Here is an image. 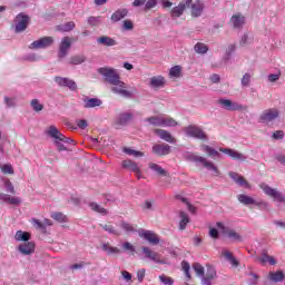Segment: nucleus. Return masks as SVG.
<instances>
[{
	"instance_id": "ddd939ff",
	"label": "nucleus",
	"mask_w": 285,
	"mask_h": 285,
	"mask_svg": "<svg viewBox=\"0 0 285 285\" xmlns=\"http://www.w3.org/2000/svg\"><path fill=\"white\" fill-rule=\"evenodd\" d=\"M187 8L190 9L191 17L197 19L200 14H203L205 6L202 0H196L195 2H193V0H191L189 7H187Z\"/></svg>"
},
{
	"instance_id": "393cba45",
	"label": "nucleus",
	"mask_w": 285,
	"mask_h": 285,
	"mask_svg": "<svg viewBox=\"0 0 285 285\" xmlns=\"http://www.w3.org/2000/svg\"><path fill=\"white\" fill-rule=\"evenodd\" d=\"M126 17H128V9L120 8L111 14V21H114V23H117L121 21V19H126Z\"/></svg>"
},
{
	"instance_id": "ea45409f",
	"label": "nucleus",
	"mask_w": 285,
	"mask_h": 285,
	"mask_svg": "<svg viewBox=\"0 0 285 285\" xmlns=\"http://www.w3.org/2000/svg\"><path fill=\"white\" fill-rule=\"evenodd\" d=\"M102 250H105L107 255H119V253H121L119 248L109 246L108 243L102 244Z\"/></svg>"
},
{
	"instance_id": "72a5a7b5",
	"label": "nucleus",
	"mask_w": 285,
	"mask_h": 285,
	"mask_svg": "<svg viewBox=\"0 0 285 285\" xmlns=\"http://www.w3.org/2000/svg\"><path fill=\"white\" fill-rule=\"evenodd\" d=\"M179 217V230H186V226L190 224V218L188 217V214H186L185 212H180Z\"/></svg>"
},
{
	"instance_id": "f3484780",
	"label": "nucleus",
	"mask_w": 285,
	"mask_h": 285,
	"mask_svg": "<svg viewBox=\"0 0 285 285\" xmlns=\"http://www.w3.org/2000/svg\"><path fill=\"white\" fill-rule=\"evenodd\" d=\"M215 277H217V271H215V267H213L212 265H207L206 276L202 278V284L212 285Z\"/></svg>"
},
{
	"instance_id": "c9c22d12",
	"label": "nucleus",
	"mask_w": 285,
	"mask_h": 285,
	"mask_svg": "<svg viewBox=\"0 0 285 285\" xmlns=\"http://www.w3.org/2000/svg\"><path fill=\"white\" fill-rule=\"evenodd\" d=\"M202 150H203L204 153H207V155H208L209 157H212L213 159H216V157H220L219 151H217L215 148H213V147H210V146H208V145H203V146H202Z\"/></svg>"
},
{
	"instance_id": "f704fd0d",
	"label": "nucleus",
	"mask_w": 285,
	"mask_h": 285,
	"mask_svg": "<svg viewBox=\"0 0 285 285\" xmlns=\"http://www.w3.org/2000/svg\"><path fill=\"white\" fill-rule=\"evenodd\" d=\"M86 59L83 55H76L69 59V63L70 66H81V63H86Z\"/></svg>"
},
{
	"instance_id": "37998d69",
	"label": "nucleus",
	"mask_w": 285,
	"mask_h": 285,
	"mask_svg": "<svg viewBox=\"0 0 285 285\" xmlns=\"http://www.w3.org/2000/svg\"><path fill=\"white\" fill-rule=\"evenodd\" d=\"M224 257L232 264V266H239V262L233 254L228 250L223 252Z\"/></svg>"
},
{
	"instance_id": "09e8293b",
	"label": "nucleus",
	"mask_w": 285,
	"mask_h": 285,
	"mask_svg": "<svg viewBox=\"0 0 285 285\" xmlns=\"http://www.w3.org/2000/svg\"><path fill=\"white\" fill-rule=\"evenodd\" d=\"M75 21L66 22L65 24L59 26L60 32H71V30H75Z\"/></svg>"
},
{
	"instance_id": "b1692460",
	"label": "nucleus",
	"mask_w": 285,
	"mask_h": 285,
	"mask_svg": "<svg viewBox=\"0 0 285 285\" xmlns=\"http://www.w3.org/2000/svg\"><path fill=\"white\" fill-rule=\"evenodd\" d=\"M18 250L22 255H32L35 253V244L32 242L20 244Z\"/></svg>"
},
{
	"instance_id": "bb28decb",
	"label": "nucleus",
	"mask_w": 285,
	"mask_h": 285,
	"mask_svg": "<svg viewBox=\"0 0 285 285\" xmlns=\"http://www.w3.org/2000/svg\"><path fill=\"white\" fill-rule=\"evenodd\" d=\"M104 101L99 98H85L83 108H99Z\"/></svg>"
},
{
	"instance_id": "a211bd4d",
	"label": "nucleus",
	"mask_w": 285,
	"mask_h": 285,
	"mask_svg": "<svg viewBox=\"0 0 285 285\" xmlns=\"http://www.w3.org/2000/svg\"><path fill=\"white\" fill-rule=\"evenodd\" d=\"M96 41L98 46H105L106 48H112L119 45V42H117V39L110 38L108 36H100L97 38Z\"/></svg>"
},
{
	"instance_id": "2eb2a0df",
	"label": "nucleus",
	"mask_w": 285,
	"mask_h": 285,
	"mask_svg": "<svg viewBox=\"0 0 285 285\" xmlns=\"http://www.w3.org/2000/svg\"><path fill=\"white\" fill-rule=\"evenodd\" d=\"M132 114L131 112H121L118 115L115 121V126L117 128H121V126H128L130 121H132Z\"/></svg>"
},
{
	"instance_id": "4d7b16f0",
	"label": "nucleus",
	"mask_w": 285,
	"mask_h": 285,
	"mask_svg": "<svg viewBox=\"0 0 285 285\" xmlns=\"http://www.w3.org/2000/svg\"><path fill=\"white\" fill-rule=\"evenodd\" d=\"M193 268H194L196 275L198 277H202V279H204V266H202V264H199V263H195L193 265Z\"/></svg>"
},
{
	"instance_id": "412c9836",
	"label": "nucleus",
	"mask_w": 285,
	"mask_h": 285,
	"mask_svg": "<svg viewBox=\"0 0 285 285\" xmlns=\"http://www.w3.org/2000/svg\"><path fill=\"white\" fill-rule=\"evenodd\" d=\"M153 153L154 155H158V157L170 155V145H154Z\"/></svg>"
},
{
	"instance_id": "49530a36",
	"label": "nucleus",
	"mask_w": 285,
	"mask_h": 285,
	"mask_svg": "<svg viewBox=\"0 0 285 285\" xmlns=\"http://www.w3.org/2000/svg\"><path fill=\"white\" fill-rule=\"evenodd\" d=\"M194 50L197 52V55H206V52H208V46L204 45L203 42H198L195 45Z\"/></svg>"
},
{
	"instance_id": "f8f14e48",
	"label": "nucleus",
	"mask_w": 285,
	"mask_h": 285,
	"mask_svg": "<svg viewBox=\"0 0 285 285\" xmlns=\"http://www.w3.org/2000/svg\"><path fill=\"white\" fill-rule=\"evenodd\" d=\"M29 21H30V17L23 13H19L16 17V32H23V30L28 28Z\"/></svg>"
},
{
	"instance_id": "a878e982",
	"label": "nucleus",
	"mask_w": 285,
	"mask_h": 285,
	"mask_svg": "<svg viewBox=\"0 0 285 285\" xmlns=\"http://www.w3.org/2000/svg\"><path fill=\"white\" fill-rule=\"evenodd\" d=\"M149 86L151 88H164L166 86V78L164 76H154L150 78Z\"/></svg>"
},
{
	"instance_id": "864d4df0",
	"label": "nucleus",
	"mask_w": 285,
	"mask_h": 285,
	"mask_svg": "<svg viewBox=\"0 0 285 285\" xmlns=\"http://www.w3.org/2000/svg\"><path fill=\"white\" fill-rule=\"evenodd\" d=\"M248 43H253V36L250 33H244L240 38L239 45L240 46H248Z\"/></svg>"
},
{
	"instance_id": "f257e3e1",
	"label": "nucleus",
	"mask_w": 285,
	"mask_h": 285,
	"mask_svg": "<svg viewBox=\"0 0 285 285\" xmlns=\"http://www.w3.org/2000/svg\"><path fill=\"white\" fill-rule=\"evenodd\" d=\"M98 73L104 77L107 83L114 86L111 87V92H114V95H119V97H124V99H132V97H135L137 89L134 88L132 90H128V86L126 82L121 81V76L117 69L101 67L98 69Z\"/></svg>"
},
{
	"instance_id": "1a4fd4ad",
	"label": "nucleus",
	"mask_w": 285,
	"mask_h": 285,
	"mask_svg": "<svg viewBox=\"0 0 285 285\" xmlns=\"http://www.w3.org/2000/svg\"><path fill=\"white\" fill-rule=\"evenodd\" d=\"M218 104L224 108V110L228 111H237V110H244V106L239 105L238 102H234L230 99L220 98L218 100Z\"/></svg>"
},
{
	"instance_id": "c85d7f7f",
	"label": "nucleus",
	"mask_w": 285,
	"mask_h": 285,
	"mask_svg": "<svg viewBox=\"0 0 285 285\" xmlns=\"http://www.w3.org/2000/svg\"><path fill=\"white\" fill-rule=\"evenodd\" d=\"M257 262H261L263 265L271 264V266H275V264H277L275 257L268 256L266 250L262 253V255L257 258Z\"/></svg>"
},
{
	"instance_id": "774afa93",
	"label": "nucleus",
	"mask_w": 285,
	"mask_h": 285,
	"mask_svg": "<svg viewBox=\"0 0 285 285\" xmlns=\"http://www.w3.org/2000/svg\"><path fill=\"white\" fill-rule=\"evenodd\" d=\"M157 1L158 0H147V2H145V10H153V8L157 6Z\"/></svg>"
},
{
	"instance_id": "8fccbe9b",
	"label": "nucleus",
	"mask_w": 285,
	"mask_h": 285,
	"mask_svg": "<svg viewBox=\"0 0 285 285\" xmlns=\"http://www.w3.org/2000/svg\"><path fill=\"white\" fill-rule=\"evenodd\" d=\"M169 77H174L178 79V77H181V66H174L169 70Z\"/></svg>"
},
{
	"instance_id": "473e14b6",
	"label": "nucleus",
	"mask_w": 285,
	"mask_h": 285,
	"mask_svg": "<svg viewBox=\"0 0 285 285\" xmlns=\"http://www.w3.org/2000/svg\"><path fill=\"white\" fill-rule=\"evenodd\" d=\"M237 199L244 206H254V204H255V199L253 197L244 195V194L238 195Z\"/></svg>"
},
{
	"instance_id": "c03bdc74",
	"label": "nucleus",
	"mask_w": 285,
	"mask_h": 285,
	"mask_svg": "<svg viewBox=\"0 0 285 285\" xmlns=\"http://www.w3.org/2000/svg\"><path fill=\"white\" fill-rule=\"evenodd\" d=\"M101 21H104V18L101 16L98 17H89L87 19V23L89 26H91V28H97V26H99L101 23Z\"/></svg>"
},
{
	"instance_id": "680f3d73",
	"label": "nucleus",
	"mask_w": 285,
	"mask_h": 285,
	"mask_svg": "<svg viewBox=\"0 0 285 285\" xmlns=\"http://www.w3.org/2000/svg\"><path fill=\"white\" fill-rule=\"evenodd\" d=\"M120 228H122L125 233H135V227L126 222L120 223Z\"/></svg>"
},
{
	"instance_id": "de8ad7c7",
	"label": "nucleus",
	"mask_w": 285,
	"mask_h": 285,
	"mask_svg": "<svg viewBox=\"0 0 285 285\" xmlns=\"http://www.w3.org/2000/svg\"><path fill=\"white\" fill-rule=\"evenodd\" d=\"M31 224H32V226H35V228L37 230H41V233H47V230H48L46 228V225L43 223H41L39 219H37V218H32L31 219Z\"/></svg>"
},
{
	"instance_id": "3c124183",
	"label": "nucleus",
	"mask_w": 285,
	"mask_h": 285,
	"mask_svg": "<svg viewBox=\"0 0 285 285\" xmlns=\"http://www.w3.org/2000/svg\"><path fill=\"white\" fill-rule=\"evenodd\" d=\"M4 104L7 108H17V97L4 96Z\"/></svg>"
},
{
	"instance_id": "e2e57ef3",
	"label": "nucleus",
	"mask_w": 285,
	"mask_h": 285,
	"mask_svg": "<svg viewBox=\"0 0 285 285\" xmlns=\"http://www.w3.org/2000/svg\"><path fill=\"white\" fill-rule=\"evenodd\" d=\"M47 135H49V137L56 140L57 136L59 135V129H57V127L55 126H50L47 131Z\"/></svg>"
},
{
	"instance_id": "4468645a",
	"label": "nucleus",
	"mask_w": 285,
	"mask_h": 285,
	"mask_svg": "<svg viewBox=\"0 0 285 285\" xmlns=\"http://www.w3.org/2000/svg\"><path fill=\"white\" fill-rule=\"evenodd\" d=\"M142 253L145 254L146 259H150L151 262H155V264H166L160 257L159 253L153 252L150 247H142Z\"/></svg>"
},
{
	"instance_id": "7ed1b4c3",
	"label": "nucleus",
	"mask_w": 285,
	"mask_h": 285,
	"mask_svg": "<svg viewBox=\"0 0 285 285\" xmlns=\"http://www.w3.org/2000/svg\"><path fill=\"white\" fill-rule=\"evenodd\" d=\"M185 134L187 137H194V139H199L200 141H208V136L206 132L197 126H188L185 128Z\"/></svg>"
},
{
	"instance_id": "79ce46f5",
	"label": "nucleus",
	"mask_w": 285,
	"mask_h": 285,
	"mask_svg": "<svg viewBox=\"0 0 285 285\" xmlns=\"http://www.w3.org/2000/svg\"><path fill=\"white\" fill-rule=\"evenodd\" d=\"M89 207L95 213H99L100 215H108V210L106 208L101 207V205H99L97 203H90Z\"/></svg>"
},
{
	"instance_id": "5701e85b",
	"label": "nucleus",
	"mask_w": 285,
	"mask_h": 285,
	"mask_svg": "<svg viewBox=\"0 0 285 285\" xmlns=\"http://www.w3.org/2000/svg\"><path fill=\"white\" fill-rule=\"evenodd\" d=\"M122 168H126V170H130L131 173H136L137 177H139V174L141 173L139 165L130 159L122 161Z\"/></svg>"
},
{
	"instance_id": "423d86ee",
	"label": "nucleus",
	"mask_w": 285,
	"mask_h": 285,
	"mask_svg": "<svg viewBox=\"0 0 285 285\" xmlns=\"http://www.w3.org/2000/svg\"><path fill=\"white\" fill-rule=\"evenodd\" d=\"M53 81L60 88H69V90H71V91L77 90V82H75V80H72L70 78L56 76L53 78Z\"/></svg>"
},
{
	"instance_id": "0eeeda50",
	"label": "nucleus",
	"mask_w": 285,
	"mask_h": 285,
	"mask_svg": "<svg viewBox=\"0 0 285 285\" xmlns=\"http://www.w3.org/2000/svg\"><path fill=\"white\" fill-rule=\"evenodd\" d=\"M262 188L265 195H267L268 197H273L274 202H279L281 204L285 203L284 194H282L281 191H277V189H273L268 185H263Z\"/></svg>"
},
{
	"instance_id": "5fc2aeb1",
	"label": "nucleus",
	"mask_w": 285,
	"mask_h": 285,
	"mask_svg": "<svg viewBox=\"0 0 285 285\" xmlns=\"http://www.w3.org/2000/svg\"><path fill=\"white\" fill-rule=\"evenodd\" d=\"M158 279L164 285H173V284H175V279H173V277L166 276L164 274L158 276Z\"/></svg>"
},
{
	"instance_id": "20e7f679",
	"label": "nucleus",
	"mask_w": 285,
	"mask_h": 285,
	"mask_svg": "<svg viewBox=\"0 0 285 285\" xmlns=\"http://www.w3.org/2000/svg\"><path fill=\"white\" fill-rule=\"evenodd\" d=\"M52 43H55V39H52V37H42V38L33 41L29 46V48L31 50H41V49L50 48V46H52Z\"/></svg>"
},
{
	"instance_id": "a18cd8bd",
	"label": "nucleus",
	"mask_w": 285,
	"mask_h": 285,
	"mask_svg": "<svg viewBox=\"0 0 285 285\" xmlns=\"http://www.w3.org/2000/svg\"><path fill=\"white\" fill-rule=\"evenodd\" d=\"M175 126H178V122L174 118H163V128H175Z\"/></svg>"
},
{
	"instance_id": "58836bf2",
	"label": "nucleus",
	"mask_w": 285,
	"mask_h": 285,
	"mask_svg": "<svg viewBox=\"0 0 285 285\" xmlns=\"http://www.w3.org/2000/svg\"><path fill=\"white\" fill-rule=\"evenodd\" d=\"M122 253H127V255H135L137 253V248L130 242L122 243Z\"/></svg>"
},
{
	"instance_id": "603ef678",
	"label": "nucleus",
	"mask_w": 285,
	"mask_h": 285,
	"mask_svg": "<svg viewBox=\"0 0 285 285\" xmlns=\"http://www.w3.org/2000/svg\"><path fill=\"white\" fill-rule=\"evenodd\" d=\"M150 126H159L163 127V118L161 117H149L146 119Z\"/></svg>"
},
{
	"instance_id": "7c9ffc66",
	"label": "nucleus",
	"mask_w": 285,
	"mask_h": 285,
	"mask_svg": "<svg viewBox=\"0 0 285 285\" xmlns=\"http://www.w3.org/2000/svg\"><path fill=\"white\" fill-rule=\"evenodd\" d=\"M100 228H102V230H105L106 233H108L109 235H115L116 237H119V235H121V232H119V229H116L112 224L108 223V224H99Z\"/></svg>"
},
{
	"instance_id": "4c0bfd02",
	"label": "nucleus",
	"mask_w": 285,
	"mask_h": 285,
	"mask_svg": "<svg viewBox=\"0 0 285 285\" xmlns=\"http://www.w3.org/2000/svg\"><path fill=\"white\" fill-rule=\"evenodd\" d=\"M149 168L154 170V173H157V175H160L161 177H168V171H166V169H163L161 166L155 163H150Z\"/></svg>"
},
{
	"instance_id": "13d9d810",
	"label": "nucleus",
	"mask_w": 285,
	"mask_h": 285,
	"mask_svg": "<svg viewBox=\"0 0 285 285\" xmlns=\"http://www.w3.org/2000/svg\"><path fill=\"white\" fill-rule=\"evenodd\" d=\"M4 190L6 193H10L11 195H16L17 190H14V185L10 180H4Z\"/></svg>"
},
{
	"instance_id": "39448f33",
	"label": "nucleus",
	"mask_w": 285,
	"mask_h": 285,
	"mask_svg": "<svg viewBox=\"0 0 285 285\" xmlns=\"http://www.w3.org/2000/svg\"><path fill=\"white\" fill-rule=\"evenodd\" d=\"M193 0H183L178 3V6L174 7L170 11L171 19H179L181 14L186 11V8H190V3Z\"/></svg>"
},
{
	"instance_id": "0e129e2a",
	"label": "nucleus",
	"mask_w": 285,
	"mask_h": 285,
	"mask_svg": "<svg viewBox=\"0 0 285 285\" xmlns=\"http://www.w3.org/2000/svg\"><path fill=\"white\" fill-rule=\"evenodd\" d=\"M236 50V47L235 45H229L226 49V52H225V61H228V59H230V57L233 56V52H235Z\"/></svg>"
},
{
	"instance_id": "6e6552de",
	"label": "nucleus",
	"mask_w": 285,
	"mask_h": 285,
	"mask_svg": "<svg viewBox=\"0 0 285 285\" xmlns=\"http://www.w3.org/2000/svg\"><path fill=\"white\" fill-rule=\"evenodd\" d=\"M70 48H72V40H70V37L62 38L58 51L59 59H65V57H68Z\"/></svg>"
},
{
	"instance_id": "bf43d9fd",
	"label": "nucleus",
	"mask_w": 285,
	"mask_h": 285,
	"mask_svg": "<svg viewBox=\"0 0 285 285\" xmlns=\"http://www.w3.org/2000/svg\"><path fill=\"white\" fill-rule=\"evenodd\" d=\"M124 153H126V155H132L134 157H144V153L130 149L128 147L124 148Z\"/></svg>"
},
{
	"instance_id": "cd10ccee",
	"label": "nucleus",
	"mask_w": 285,
	"mask_h": 285,
	"mask_svg": "<svg viewBox=\"0 0 285 285\" xmlns=\"http://www.w3.org/2000/svg\"><path fill=\"white\" fill-rule=\"evenodd\" d=\"M140 237H144V239L149 242V244H154V245L159 244V238L151 230H145L144 233L140 234Z\"/></svg>"
},
{
	"instance_id": "dca6fc26",
	"label": "nucleus",
	"mask_w": 285,
	"mask_h": 285,
	"mask_svg": "<svg viewBox=\"0 0 285 285\" xmlns=\"http://www.w3.org/2000/svg\"><path fill=\"white\" fill-rule=\"evenodd\" d=\"M0 204H10L11 206H19L21 198L17 196H10L6 193H0Z\"/></svg>"
},
{
	"instance_id": "c756f323",
	"label": "nucleus",
	"mask_w": 285,
	"mask_h": 285,
	"mask_svg": "<svg viewBox=\"0 0 285 285\" xmlns=\"http://www.w3.org/2000/svg\"><path fill=\"white\" fill-rule=\"evenodd\" d=\"M268 279H269V282H274L275 284H277L279 282H284L285 274L282 271L269 272Z\"/></svg>"
},
{
	"instance_id": "6ab92c4d",
	"label": "nucleus",
	"mask_w": 285,
	"mask_h": 285,
	"mask_svg": "<svg viewBox=\"0 0 285 285\" xmlns=\"http://www.w3.org/2000/svg\"><path fill=\"white\" fill-rule=\"evenodd\" d=\"M219 150H220V153L228 155V157H232V159H236L238 161H246V157L244 156V154H242L235 149L220 148Z\"/></svg>"
},
{
	"instance_id": "f03ea898",
	"label": "nucleus",
	"mask_w": 285,
	"mask_h": 285,
	"mask_svg": "<svg viewBox=\"0 0 285 285\" xmlns=\"http://www.w3.org/2000/svg\"><path fill=\"white\" fill-rule=\"evenodd\" d=\"M187 158L189 161H194L195 164H202L204 168H207V170L213 173L214 177H219V169H217V166L212 161H208L206 158L197 156L196 154H188Z\"/></svg>"
},
{
	"instance_id": "e433bc0d",
	"label": "nucleus",
	"mask_w": 285,
	"mask_h": 285,
	"mask_svg": "<svg viewBox=\"0 0 285 285\" xmlns=\"http://www.w3.org/2000/svg\"><path fill=\"white\" fill-rule=\"evenodd\" d=\"M16 242H30V233L23 232V230H18L14 235Z\"/></svg>"
},
{
	"instance_id": "2f4dec72",
	"label": "nucleus",
	"mask_w": 285,
	"mask_h": 285,
	"mask_svg": "<svg viewBox=\"0 0 285 285\" xmlns=\"http://www.w3.org/2000/svg\"><path fill=\"white\" fill-rule=\"evenodd\" d=\"M229 177L230 179H233L235 183L238 184V186H248V181H246V179H244L243 176H239V174L235 173V171H229Z\"/></svg>"
},
{
	"instance_id": "aec40b11",
	"label": "nucleus",
	"mask_w": 285,
	"mask_h": 285,
	"mask_svg": "<svg viewBox=\"0 0 285 285\" xmlns=\"http://www.w3.org/2000/svg\"><path fill=\"white\" fill-rule=\"evenodd\" d=\"M155 132L157 134V136L163 139L164 141H167V144H176L177 139H175V137H173L171 134H169L168 130L165 129H156Z\"/></svg>"
},
{
	"instance_id": "69168bd1",
	"label": "nucleus",
	"mask_w": 285,
	"mask_h": 285,
	"mask_svg": "<svg viewBox=\"0 0 285 285\" xmlns=\"http://www.w3.org/2000/svg\"><path fill=\"white\" fill-rule=\"evenodd\" d=\"M249 279H248V284L249 285H257V283L259 282V275L255 274V273H249Z\"/></svg>"
},
{
	"instance_id": "338daca9",
	"label": "nucleus",
	"mask_w": 285,
	"mask_h": 285,
	"mask_svg": "<svg viewBox=\"0 0 285 285\" xmlns=\"http://www.w3.org/2000/svg\"><path fill=\"white\" fill-rule=\"evenodd\" d=\"M240 83L245 88L250 86V73H245L240 80Z\"/></svg>"
},
{
	"instance_id": "052dcab7",
	"label": "nucleus",
	"mask_w": 285,
	"mask_h": 285,
	"mask_svg": "<svg viewBox=\"0 0 285 285\" xmlns=\"http://www.w3.org/2000/svg\"><path fill=\"white\" fill-rule=\"evenodd\" d=\"M1 171L3 175H14V169L12 168V165L6 164L1 167Z\"/></svg>"
},
{
	"instance_id": "6e6d98bb",
	"label": "nucleus",
	"mask_w": 285,
	"mask_h": 285,
	"mask_svg": "<svg viewBox=\"0 0 285 285\" xmlns=\"http://www.w3.org/2000/svg\"><path fill=\"white\" fill-rule=\"evenodd\" d=\"M31 108L35 112H41V110H43V105L39 102V99H32Z\"/></svg>"
},
{
	"instance_id": "9b49d317",
	"label": "nucleus",
	"mask_w": 285,
	"mask_h": 285,
	"mask_svg": "<svg viewBox=\"0 0 285 285\" xmlns=\"http://www.w3.org/2000/svg\"><path fill=\"white\" fill-rule=\"evenodd\" d=\"M277 117H279V111L277 109H268L261 115L259 121L262 124H271V121H275Z\"/></svg>"
},
{
	"instance_id": "4be33fe9",
	"label": "nucleus",
	"mask_w": 285,
	"mask_h": 285,
	"mask_svg": "<svg viewBox=\"0 0 285 285\" xmlns=\"http://www.w3.org/2000/svg\"><path fill=\"white\" fill-rule=\"evenodd\" d=\"M230 23L236 30H242L244 28V24L246 23V18L239 13L235 14L232 17Z\"/></svg>"
},
{
	"instance_id": "9d476101",
	"label": "nucleus",
	"mask_w": 285,
	"mask_h": 285,
	"mask_svg": "<svg viewBox=\"0 0 285 285\" xmlns=\"http://www.w3.org/2000/svg\"><path fill=\"white\" fill-rule=\"evenodd\" d=\"M216 226H217V228H219L222 230V233H223V235H225V237H228L229 239H233L234 242L242 240V236L237 232L224 226L223 223H218V224H216Z\"/></svg>"
},
{
	"instance_id": "a19ab883",
	"label": "nucleus",
	"mask_w": 285,
	"mask_h": 285,
	"mask_svg": "<svg viewBox=\"0 0 285 285\" xmlns=\"http://www.w3.org/2000/svg\"><path fill=\"white\" fill-rule=\"evenodd\" d=\"M51 219H55L56 222H59L60 224H66V222H68V218L61 212L51 213Z\"/></svg>"
}]
</instances>
